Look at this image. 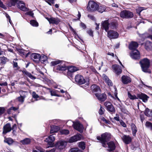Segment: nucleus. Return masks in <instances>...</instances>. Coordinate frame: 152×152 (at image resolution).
<instances>
[{
    "label": "nucleus",
    "instance_id": "f257e3e1",
    "mask_svg": "<svg viewBox=\"0 0 152 152\" xmlns=\"http://www.w3.org/2000/svg\"><path fill=\"white\" fill-rule=\"evenodd\" d=\"M140 62L142 70L143 72L149 73L151 72V71L149 69L150 63L149 60L148 59L146 58H144L141 60Z\"/></svg>",
    "mask_w": 152,
    "mask_h": 152
},
{
    "label": "nucleus",
    "instance_id": "f03ea898",
    "mask_svg": "<svg viewBox=\"0 0 152 152\" xmlns=\"http://www.w3.org/2000/svg\"><path fill=\"white\" fill-rule=\"evenodd\" d=\"M111 135L110 134L108 133H105L102 134L101 137L97 136V139L98 140H99L102 143V145L104 147H107V145L105 142H107L110 138Z\"/></svg>",
    "mask_w": 152,
    "mask_h": 152
},
{
    "label": "nucleus",
    "instance_id": "7ed1b4c3",
    "mask_svg": "<svg viewBox=\"0 0 152 152\" xmlns=\"http://www.w3.org/2000/svg\"><path fill=\"white\" fill-rule=\"evenodd\" d=\"M98 7L97 4L92 1H89L86 7L87 10L89 12H94L96 11Z\"/></svg>",
    "mask_w": 152,
    "mask_h": 152
},
{
    "label": "nucleus",
    "instance_id": "20e7f679",
    "mask_svg": "<svg viewBox=\"0 0 152 152\" xmlns=\"http://www.w3.org/2000/svg\"><path fill=\"white\" fill-rule=\"evenodd\" d=\"M75 79L76 82L79 84H85L88 86L89 84V81L88 80L86 81L84 77L82 75H77L75 76Z\"/></svg>",
    "mask_w": 152,
    "mask_h": 152
},
{
    "label": "nucleus",
    "instance_id": "39448f33",
    "mask_svg": "<svg viewBox=\"0 0 152 152\" xmlns=\"http://www.w3.org/2000/svg\"><path fill=\"white\" fill-rule=\"evenodd\" d=\"M67 144V142L65 140H60L57 142L55 144L56 148L61 150L65 148Z\"/></svg>",
    "mask_w": 152,
    "mask_h": 152
},
{
    "label": "nucleus",
    "instance_id": "423d86ee",
    "mask_svg": "<svg viewBox=\"0 0 152 152\" xmlns=\"http://www.w3.org/2000/svg\"><path fill=\"white\" fill-rule=\"evenodd\" d=\"M120 16L122 18H132L133 16V15L132 12L125 10L121 12Z\"/></svg>",
    "mask_w": 152,
    "mask_h": 152
},
{
    "label": "nucleus",
    "instance_id": "0eeeda50",
    "mask_svg": "<svg viewBox=\"0 0 152 152\" xmlns=\"http://www.w3.org/2000/svg\"><path fill=\"white\" fill-rule=\"evenodd\" d=\"M16 6L18 9L23 11L25 12L28 10V8L26 7L24 2L22 1H19L17 3Z\"/></svg>",
    "mask_w": 152,
    "mask_h": 152
},
{
    "label": "nucleus",
    "instance_id": "6e6552de",
    "mask_svg": "<svg viewBox=\"0 0 152 152\" xmlns=\"http://www.w3.org/2000/svg\"><path fill=\"white\" fill-rule=\"evenodd\" d=\"M130 56L132 58L135 59H139L140 58V53L137 50H132L130 53Z\"/></svg>",
    "mask_w": 152,
    "mask_h": 152
},
{
    "label": "nucleus",
    "instance_id": "1a4fd4ad",
    "mask_svg": "<svg viewBox=\"0 0 152 152\" xmlns=\"http://www.w3.org/2000/svg\"><path fill=\"white\" fill-rule=\"evenodd\" d=\"M118 36V34L115 31L111 30L107 32V36L110 39H116Z\"/></svg>",
    "mask_w": 152,
    "mask_h": 152
},
{
    "label": "nucleus",
    "instance_id": "9d476101",
    "mask_svg": "<svg viewBox=\"0 0 152 152\" xmlns=\"http://www.w3.org/2000/svg\"><path fill=\"white\" fill-rule=\"evenodd\" d=\"M82 136L80 134L75 135L71 137L69 140V143H72L76 142L81 140Z\"/></svg>",
    "mask_w": 152,
    "mask_h": 152
},
{
    "label": "nucleus",
    "instance_id": "9b49d317",
    "mask_svg": "<svg viewBox=\"0 0 152 152\" xmlns=\"http://www.w3.org/2000/svg\"><path fill=\"white\" fill-rule=\"evenodd\" d=\"M113 71L117 75L121 74L122 72L121 68L117 64L113 65L112 66Z\"/></svg>",
    "mask_w": 152,
    "mask_h": 152
},
{
    "label": "nucleus",
    "instance_id": "f8f14e48",
    "mask_svg": "<svg viewBox=\"0 0 152 152\" xmlns=\"http://www.w3.org/2000/svg\"><path fill=\"white\" fill-rule=\"evenodd\" d=\"M46 19L49 21L50 24H55L57 25L60 22V20L58 18L52 17L50 18H46Z\"/></svg>",
    "mask_w": 152,
    "mask_h": 152
},
{
    "label": "nucleus",
    "instance_id": "ddd939ff",
    "mask_svg": "<svg viewBox=\"0 0 152 152\" xmlns=\"http://www.w3.org/2000/svg\"><path fill=\"white\" fill-rule=\"evenodd\" d=\"M65 62L62 61L57 66V69L59 71H65L66 70L68 67L65 64Z\"/></svg>",
    "mask_w": 152,
    "mask_h": 152
},
{
    "label": "nucleus",
    "instance_id": "4468645a",
    "mask_svg": "<svg viewBox=\"0 0 152 152\" xmlns=\"http://www.w3.org/2000/svg\"><path fill=\"white\" fill-rule=\"evenodd\" d=\"M73 127L75 129L79 131L80 133L83 132V126L79 122H75Z\"/></svg>",
    "mask_w": 152,
    "mask_h": 152
},
{
    "label": "nucleus",
    "instance_id": "2eb2a0df",
    "mask_svg": "<svg viewBox=\"0 0 152 152\" xmlns=\"http://www.w3.org/2000/svg\"><path fill=\"white\" fill-rule=\"evenodd\" d=\"M95 95L98 100L101 101H104L106 99V95L104 94H100L99 93H96Z\"/></svg>",
    "mask_w": 152,
    "mask_h": 152
},
{
    "label": "nucleus",
    "instance_id": "dca6fc26",
    "mask_svg": "<svg viewBox=\"0 0 152 152\" xmlns=\"http://www.w3.org/2000/svg\"><path fill=\"white\" fill-rule=\"evenodd\" d=\"M121 80L122 83L125 84H127L131 81L130 77L126 75H123L121 77Z\"/></svg>",
    "mask_w": 152,
    "mask_h": 152
},
{
    "label": "nucleus",
    "instance_id": "f3484780",
    "mask_svg": "<svg viewBox=\"0 0 152 152\" xmlns=\"http://www.w3.org/2000/svg\"><path fill=\"white\" fill-rule=\"evenodd\" d=\"M123 142L126 144L129 143L131 141L132 138L129 135H124L122 137Z\"/></svg>",
    "mask_w": 152,
    "mask_h": 152
},
{
    "label": "nucleus",
    "instance_id": "a211bd4d",
    "mask_svg": "<svg viewBox=\"0 0 152 152\" xmlns=\"http://www.w3.org/2000/svg\"><path fill=\"white\" fill-rule=\"evenodd\" d=\"M12 129L10 125L9 124H6L3 127V133L6 134L11 131Z\"/></svg>",
    "mask_w": 152,
    "mask_h": 152
},
{
    "label": "nucleus",
    "instance_id": "6ab92c4d",
    "mask_svg": "<svg viewBox=\"0 0 152 152\" xmlns=\"http://www.w3.org/2000/svg\"><path fill=\"white\" fill-rule=\"evenodd\" d=\"M138 47V44L137 42H132L129 45V48L131 50H137Z\"/></svg>",
    "mask_w": 152,
    "mask_h": 152
},
{
    "label": "nucleus",
    "instance_id": "aec40b11",
    "mask_svg": "<svg viewBox=\"0 0 152 152\" xmlns=\"http://www.w3.org/2000/svg\"><path fill=\"white\" fill-rule=\"evenodd\" d=\"M102 27L104 28L106 31H107L109 29L110 25L108 20H106L103 21L102 23Z\"/></svg>",
    "mask_w": 152,
    "mask_h": 152
},
{
    "label": "nucleus",
    "instance_id": "412c9836",
    "mask_svg": "<svg viewBox=\"0 0 152 152\" xmlns=\"http://www.w3.org/2000/svg\"><path fill=\"white\" fill-rule=\"evenodd\" d=\"M55 140V137L53 136V135H50L47 138L45 141L48 142V144L50 145L51 144L50 143H51L52 144V143Z\"/></svg>",
    "mask_w": 152,
    "mask_h": 152
},
{
    "label": "nucleus",
    "instance_id": "4be33fe9",
    "mask_svg": "<svg viewBox=\"0 0 152 152\" xmlns=\"http://www.w3.org/2000/svg\"><path fill=\"white\" fill-rule=\"evenodd\" d=\"M102 77L104 80H105L106 83L110 86L113 85V83L111 80H110L108 77L104 74L102 75Z\"/></svg>",
    "mask_w": 152,
    "mask_h": 152
},
{
    "label": "nucleus",
    "instance_id": "5701e85b",
    "mask_svg": "<svg viewBox=\"0 0 152 152\" xmlns=\"http://www.w3.org/2000/svg\"><path fill=\"white\" fill-rule=\"evenodd\" d=\"M107 7L104 5H101L99 6L97 9V11L98 12L102 13L103 12L106 11L107 10Z\"/></svg>",
    "mask_w": 152,
    "mask_h": 152
},
{
    "label": "nucleus",
    "instance_id": "b1692460",
    "mask_svg": "<svg viewBox=\"0 0 152 152\" xmlns=\"http://www.w3.org/2000/svg\"><path fill=\"white\" fill-rule=\"evenodd\" d=\"M91 90L94 92H97L98 93L101 92V89L99 86L96 85H94L91 86Z\"/></svg>",
    "mask_w": 152,
    "mask_h": 152
},
{
    "label": "nucleus",
    "instance_id": "393cba45",
    "mask_svg": "<svg viewBox=\"0 0 152 152\" xmlns=\"http://www.w3.org/2000/svg\"><path fill=\"white\" fill-rule=\"evenodd\" d=\"M40 55L36 53H33L31 55V58L33 60L37 61L39 60Z\"/></svg>",
    "mask_w": 152,
    "mask_h": 152
},
{
    "label": "nucleus",
    "instance_id": "a878e982",
    "mask_svg": "<svg viewBox=\"0 0 152 152\" xmlns=\"http://www.w3.org/2000/svg\"><path fill=\"white\" fill-rule=\"evenodd\" d=\"M139 97L140 99H142L144 102H147L148 98V97L147 95L142 93L139 95Z\"/></svg>",
    "mask_w": 152,
    "mask_h": 152
},
{
    "label": "nucleus",
    "instance_id": "bb28decb",
    "mask_svg": "<svg viewBox=\"0 0 152 152\" xmlns=\"http://www.w3.org/2000/svg\"><path fill=\"white\" fill-rule=\"evenodd\" d=\"M60 129V128L58 126H53L51 127L50 133L51 134L57 132Z\"/></svg>",
    "mask_w": 152,
    "mask_h": 152
},
{
    "label": "nucleus",
    "instance_id": "cd10ccee",
    "mask_svg": "<svg viewBox=\"0 0 152 152\" xmlns=\"http://www.w3.org/2000/svg\"><path fill=\"white\" fill-rule=\"evenodd\" d=\"M108 146V150L110 151L113 150L115 148L114 143L113 142H110L107 143Z\"/></svg>",
    "mask_w": 152,
    "mask_h": 152
},
{
    "label": "nucleus",
    "instance_id": "c85d7f7f",
    "mask_svg": "<svg viewBox=\"0 0 152 152\" xmlns=\"http://www.w3.org/2000/svg\"><path fill=\"white\" fill-rule=\"evenodd\" d=\"M7 59L4 57H0V65L2 66L5 64L7 61Z\"/></svg>",
    "mask_w": 152,
    "mask_h": 152
},
{
    "label": "nucleus",
    "instance_id": "c756f323",
    "mask_svg": "<svg viewBox=\"0 0 152 152\" xmlns=\"http://www.w3.org/2000/svg\"><path fill=\"white\" fill-rule=\"evenodd\" d=\"M145 47L147 50L151 49L152 48V43L149 41H147L145 43Z\"/></svg>",
    "mask_w": 152,
    "mask_h": 152
},
{
    "label": "nucleus",
    "instance_id": "7c9ffc66",
    "mask_svg": "<svg viewBox=\"0 0 152 152\" xmlns=\"http://www.w3.org/2000/svg\"><path fill=\"white\" fill-rule=\"evenodd\" d=\"M23 73L24 75L29 77L31 79H36V77L32 75L30 73L26 71H24L23 72Z\"/></svg>",
    "mask_w": 152,
    "mask_h": 152
},
{
    "label": "nucleus",
    "instance_id": "2f4dec72",
    "mask_svg": "<svg viewBox=\"0 0 152 152\" xmlns=\"http://www.w3.org/2000/svg\"><path fill=\"white\" fill-rule=\"evenodd\" d=\"M18 1H19L18 0H10L8 3V5L10 7L12 6H15Z\"/></svg>",
    "mask_w": 152,
    "mask_h": 152
},
{
    "label": "nucleus",
    "instance_id": "473e14b6",
    "mask_svg": "<svg viewBox=\"0 0 152 152\" xmlns=\"http://www.w3.org/2000/svg\"><path fill=\"white\" fill-rule=\"evenodd\" d=\"M131 126L133 134L134 136H135V135L137 131V128L135 125L133 123L131 124Z\"/></svg>",
    "mask_w": 152,
    "mask_h": 152
},
{
    "label": "nucleus",
    "instance_id": "72a5a7b5",
    "mask_svg": "<svg viewBox=\"0 0 152 152\" xmlns=\"http://www.w3.org/2000/svg\"><path fill=\"white\" fill-rule=\"evenodd\" d=\"M68 71L71 72H73L77 70V68L76 67L71 66L68 67Z\"/></svg>",
    "mask_w": 152,
    "mask_h": 152
},
{
    "label": "nucleus",
    "instance_id": "f704fd0d",
    "mask_svg": "<svg viewBox=\"0 0 152 152\" xmlns=\"http://www.w3.org/2000/svg\"><path fill=\"white\" fill-rule=\"evenodd\" d=\"M31 142L30 139L29 138H26L23 140H21L20 142L23 144L26 145L30 143Z\"/></svg>",
    "mask_w": 152,
    "mask_h": 152
},
{
    "label": "nucleus",
    "instance_id": "c9c22d12",
    "mask_svg": "<svg viewBox=\"0 0 152 152\" xmlns=\"http://www.w3.org/2000/svg\"><path fill=\"white\" fill-rule=\"evenodd\" d=\"M145 114L147 116L150 117L151 113H152V111H150L149 110L148 108H146L144 112Z\"/></svg>",
    "mask_w": 152,
    "mask_h": 152
},
{
    "label": "nucleus",
    "instance_id": "e433bc0d",
    "mask_svg": "<svg viewBox=\"0 0 152 152\" xmlns=\"http://www.w3.org/2000/svg\"><path fill=\"white\" fill-rule=\"evenodd\" d=\"M13 140L10 138H8L5 139L4 142L9 145L12 144L13 142Z\"/></svg>",
    "mask_w": 152,
    "mask_h": 152
},
{
    "label": "nucleus",
    "instance_id": "4c0bfd02",
    "mask_svg": "<svg viewBox=\"0 0 152 152\" xmlns=\"http://www.w3.org/2000/svg\"><path fill=\"white\" fill-rule=\"evenodd\" d=\"M62 61L59 60H57L54 61H52L51 62V64L52 66H55L58 64H60L61 62Z\"/></svg>",
    "mask_w": 152,
    "mask_h": 152
},
{
    "label": "nucleus",
    "instance_id": "58836bf2",
    "mask_svg": "<svg viewBox=\"0 0 152 152\" xmlns=\"http://www.w3.org/2000/svg\"><path fill=\"white\" fill-rule=\"evenodd\" d=\"M107 110L112 113H114L115 112V109L111 104L107 108Z\"/></svg>",
    "mask_w": 152,
    "mask_h": 152
},
{
    "label": "nucleus",
    "instance_id": "ea45409f",
    "mask_svg": "<svg viewBox=\"0 0 152 152\" xmlns=\"http://www.w3.org/2000/svg\"><path fill=\"white\" fill-rule=\"evenodd\" d=\"M60 133L62 134L66 135L69 134V132L68 130L67 129H62L60 131Z\"/></svg>",
    "mask_w": 152,
    "mask_h": 152
},
{
    "label": "nucleus",
    "instance_id": "a19ab883",
    "mask_svg": "<svg viewBox=\"0 0 152 152\" xmlns=\"http://www.w3.org/2000/svg\"><path fill=\"white\" fill-rule=\"evenodd\" d=\"M30 24L33 26L37 27L38 26V23L36 21L34 20L30 21Z\"/></svg>",
    "mask_w": 152,
    "mask_h": 152
},
{
    "label": "nucleus",
    "instance_id": "79ce46f5",
    "mask_svg": "<svg viewBox=\"0 0 152 152\" xmlns=\"http://www.w3.org/2000/svg\"><path fill=\"white\" fill-rule=\"evenodd\" d=\"M79 147L83 150H84L85 148V144L84 142H79Z\"/></svg>",
    "mask_w": 152,
    "mask_h": 152
},
{
    "label": "nucleus",
    "instance_id": "37998d69",
    "mask_svg": "<svg viewBox=\"0 0 152 152\" xmlns=\"http://www.w3.org/2000/svg\"><path fill=\"white\" fill-rule=\"evenodd\" d=\"M49 92H50L51 95L52 96H55L58 97H60V96L57 94H56V91L54 90H50Z\"/></svg>",
    "mask_w": 152,
    "mask_h": 152
},
{
    "label": "nucleus",
    "instance_id": "c03bdc74",
    "mask_svg": "<svg viewBox=\"0 0 152 152\" xmlns=\"http://www.w3.org/2000/svg\"><path fill=\"white\" fill-rule=\"evenodd\" d=\"M69 152H82L81 151L79 150L77 148H71L69 151Z\"/></svg>",
    "mask_w": 152,
    "mask_h": 152
},
{
    "label": "nucleus",
    "instance_id": "a18cd8bd",
    "mask_svg": "<svg viewBox=\"0 0 152 152\" xmlns=\"http://www.w3.org/2000/svg\"><path fill=\"white\" fill-rule=\"evenodd\" d=\"M75 122L72 121L71 120L68 121L66 123L67 125L69 127L74 126Z\"/></svg>",
    "mask_w": 152,
    "mask_h": 152
},
{
    "label": "nucleus",
    "instance_id": "49530a36",
    "mask_svg": "<svg viewBox=\"0 0 152 152\" xmlns=\"http://www.w3.org/2000/svg\"><path fill=\"white\" fill-rule=\"evenodd\" d=\"M117 26V24L116 23L112 22L110 25V27L112 29L115 28Z\"/></svg>",
    "mask_w": 152,
    "mask_h": 152
},
{
    "label": "nucleus",
    "instance_id": "de8ad7c7",
    "mask_svg": "<svg viewBox=\"0 0 152 152\" xmlns=\"http://www.w3.org/2000/svg\"><path fill=\"white\" fill-rule=\"evenodd\" d=\"M47 59V57L43 55H42L41 56H40V58L39 60L43 62L46 61Z\"/></svg>",
    "mask_w": 152,
    "mask_h": 152
},
{
    "label": "nucleus",
    "instance_id": "09e8293b",
    "mask_svg": "<svg viewBox=\"0 0 152 152\" xmlns=\"http://www.w3.org/2000/svg\"><path fill=\"white\" fill-rule=\"evenodd\" d=\"M128 97L131 99H134L136 98V96L134 95H132L129 92L128 93Z\"/></svg>",
    "mask_w": 152,
    "mask_h": 152
},
{
    "label": "nucleus",
    "instance_id": "8fccbe9b",
    "mask_svg": "<svg viewBox=\"0 0 152 152\" xmlns=\"http://www.w3.org/2000/svg\"><path fill=\"white\" fill-rule=\"evenodd\" d=\"M32 97L35 99H36V100L37 101L38 99H37L39 98V97L38 95L37 94L36 92L34 91H33L32 93Z\"/></svg>",
    "mask_w": 152,
    "mask_h": 152
},
{
    "label": "nucleus",
    "instance_id": "3c124183",
    "mask_svg": "<svg viewBox=\"0 0 152 152\" xmlns=\"http://www.w3.org/2000/svg\"><path fill=\"white\" fill-rule=\"evenodd\" d=\"M146 126L150 129H152V124L149 122H146L145 124Z\"/></svg>",
    "mask_w": 152,
    "mask_h": 152
},
{
    "label": "nucleus",
    "instance_id": "603ef678",
    "mask_svg": "<svg viewBox=\"0 0 152 152\" xmlns=\"http://www.w3.org/2000/svg\"><path fill=\"white\" fill-rule=\"evenodd\" d=\"M37 150H33V152H43V149L38 147L36 148Z\"/></svg>",
    "mask_w": 152,
    "mask_h": 152
},
{
    "label": "nucleus",
    "instance_id": "864d4df0",
    "mask_svg": "<svg viewBox=\"0 0 152 152\" xmlns=\"http://www.w3.org/2000/svg\"><path fill=\"white\" fill-rule=\"evenodd\" d=\"M104 108L101 106L100 109L99 111V113L100 115H102L103 114L104 112Z\"/></svg>",
    "mask_w": 152,
    "mask_h": 152
},
{
    "label": "nucleus",
    "instance_id": "5fc2aeb1",
    "mask_svg": "<svg viewBox=\"0 0 152 152\" xmlns=\"http://www.w3.org/2000/svg\"><path fill=\"white\" fill-rule=\"evenodd\" d=\"M50 5H51V3L53 4L55 0H45Z\"/></svg>",
    "mask_w": 152,
    "mask_h": 152
},
{
    "label": "nucleus",
    "instance_id": "6e6d98bb",
    "mask_svg": "<svg viewBox=\"0 0 152 152\" xmlns=\"http://www.w3.org/2000/svg\"><path fill=\"white\" fill-rule=\"evenodd\" d=\"M24 97L23 96H20V97H18V100L22 103L24 101Z\"/></svg>",
    "mask_w": 152,
    "mask_h": 152
},
{
    "label": "nucleus",
    "instance_id": "4d7b16f0",
    "mask_svg": "<svg viewBox=\"0 0 152 152\" xmlns=\"http://www.w3.org/2000/svg\"><path fill=\"white\" fill-rule=\"evenodd\" d=\"M111 104V103L108 102H106L104 103L105 106L107 108Z\"/></svg>",
    "mask_w": 152,
    "mask_h": 152
},
{
    "label": "nucleus",
    "instance_id": "13d9d810",
    "mask_svg": "<svg viewBox=\"0 0 152 152\" xmlns=\"http://www.w3.org/2000/svg\"><path fill=\"white\" fill-rule=\"evenodd\" d=\"M120 124L124 127H126V125L125 123L122 120H121L120 121Z\"/></svg>",
    "mask_w": 152,
    "mask_h": 152
},
{
    "label": "nucleus",
    "instance_id": "bf43d9fd",
    "mask_svg": "<svg viewBox=\"0 0 152 152\" xmlns=\"http://www.w3.org/2000/svg\"><path fill=\"white\" fill-rule=\"evenodd\" d=\"M143 10L142 7H139L136 10L137 12L140 15V12Z\"/></svg>",
    "mask_w": 152,
    "mask_h": 152
},
{
    "label": "nucleus",
    "instance_id": "052dcab7",
    "mask_svg": "<svg viewBox=\"0 0 152 152\" xmlns=\"http://www.w3.org/2000/svg\"><path fill=\"white\" fill-rule=\"evenodd\" d=\"M5 111V109L4 107H0V115L4 113Z\"/></svg>",
    "mask_w": 152,
    "mask_h": 152
},
{
    "label": "nucleus",
    "instance_id": "680f3d73",
    "mask_svg": "<svg viewBox=\"0 0 152 152\" xmlns=\"http://www.w3.org/2000/svg\"><path fill=\"white\" fill-rule=\"evenodd\" d=\"M0 7L4 9L7 8V7L4 5L1 0H0Z\"/></svg>",
    "mask_w": 152,
    "mask_h": 152
},
{
    "label": "nucleus",
    "instance_id": "e2e57ef3",
    "mask_svg": "<svg viewBox=\"0 0 152 152\" xmlns=\"http://www.w3.org/2000/svg\"><path fill=\"white\" fill-rule=\"evenodd\" d=\"M26 14L27 15H29L30 16L33 17L34 14L33 12L31 11H29L26 12Z\"/></svg>",
    "mask_w": 152,
    "mask_h": 152
},
{
    "label": "nucleus",
    "instance_id": "0e129e2a",
    "mask_svg": "<svg viewBox=\"0 0 152 152\" xmlns=\"http://www.w3.org/2000/svg\"><path fill=\"white\" fill-rule=\"evenodd\" d=\"M56 148H53L50 150L46 151L45 152H55L56 151Z\"/></svg>",
    "mask_w": 152,
    "mask_h": 152
},
{
    "label": "nucleus",
    "instance_id": "69168bd1",
    "mask_svg": "<svg viewBox=\"0 0 152 152\" xmlns=\"http://www.w3.org/2000/svg\"><path fill=\"white\" fill-rule=\"evenodd\" d=\"M88 17L92 20H94V16L91 15H88Z\"/></svg>",
    "mask_w": 152,
    "mask_h": 152
},
{
    "label": "nucleus",
    "instance_id": "338daca9",
    "mask_svg": "<svg viewBox=\"0 0 152 152\" xmlns=\"http://www.w3.org/2000/svg\"><path fill=\"white\" fill-rule=\"evenodd\" d=\"M87 33L90 36H93V32L91 30H88V31Z\"/></svg>",
    "mask_w": 152,
    "mask_h": 152
},
{
    "label": "nucleus",
    "instance_id": "774afa93",
    "mask_svg": "<svg viewBox=\"0 0 152 152\" xmlns=\"http://www.w3.org/2000/svg\"><path fill=\"white\" fill-rule=\"evenodd\" d=\"M13 63L14 67H17L18 66L17 63L13 61Z\"/></svg>",
    "mask_w": 152,
    "mask_h": 152
}]
</instances>
